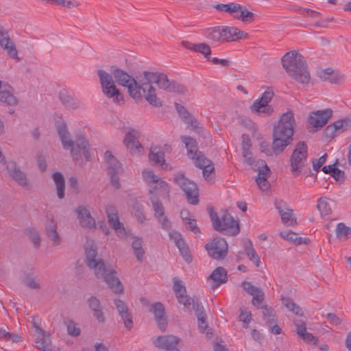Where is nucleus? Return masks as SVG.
<instances>
[{
	"mask_svg": "<svg viewBox=\"0 0 351 351\" xmlns=\"http://www.w3.org/2000/svg\"><path fill=\"white\" fill-rule=\"evenodd\" d=\"M295 119L292 111L289 110L280 118L273 131L272 147L275 155L281 154L292 141Z\"/></svg>",
	"mask_w": 351,
	"mask_h": 351,
	"instance_id": "nucleus-2",
	"label": "nucleus"
},
{
	"mask_svg": "<svg viewBox=\"0 0 351 351\" xmlns=\"http://www.w3.org/2000/svg\"><path fill=\"white\" fill-rule=\"evenodd\" d=\"M150 188L149 196L156 195V197H158L165 195L169 191L168 184L160 178L158 179L157 182L150 186Z\"/></svg>",
	"mask_w": 351,
	"mask_h": 351,
	"instance_id": "nucleus-32",
	"label": "nucleus"
},
{
	"mask_svg": "<svg viewBox=\"0 0 351 351\" xmlns=\"http://www.w3.org/2000/svg\"><path fill=\"white\" fill-rule=\"evenodd\" d=\"M282 303L285 306H286V308L289 311L293 312L295 315L300 316L303 315L302 309L297 304H295L291 298L285 297L282 298Z\"/></svg>",
	"mask_w": 351,
	"mask_h": 351,
	"instance_id": "nucleus-44",
	"label": "nucleus"
},
{
	"mask_svg": "<svg viewBox=\"0 0 351 351\" xmlns=\"http://www.w3.org/2000/svg\"><path fill=\"white\" fill-rule=\"evenodd\" d=\"M184 224L187 230L193 231L195 234L199 232L195 219L189 218L186 221H184Z\"/></svg>",
	"mask_w": 351,
	"mask_h": 351,
	"instance_id": "nucleus-61",
	"label": "nucleus"
},
{
	"mask_svg": "<svg viewBox=\"0 0 351 351\" xmlns=\"http://www.w3.org/2000/svg\"><path fill=\"white\" fill-rule=\"evenodd\" d=\"M334 130L336 131L337 134L343 132L346 130L347 121L346 120H338L332 123Z\"/></svg>",
	"mask_w": 351,
	"mask_h": 351,
	"instance_id": "nucleus-58",
	"label": "nucleus"
},
{
	"mask_svg": "<svg viewBox=\"0 0 351 351\" xmlns=\"http://www.w3.org/2000/svg\"><path fill=\"white\" fill-rule=\"evenodd\" d=\"M176 245L179 249L180 254L184 258V259L187 263L191 262L192 257L190 254L189 249L188 246L186 245L184 240L183 239H182L179 241H178V242L176 243Z\"/></svg>",
	"mask_w": 351,
	"mask_h": 351,
	"instance_id": "nucleus-46",
	"label": "nucleus"
},
{
	"mask_svg": "<svg viewBox=\"0 0 351 351\" xmlns=\"http://www.w3.org/2000/svg\"><path fill=\"white\" fill-rule=\"evenodd\" d=\"M255 167H257L256 170L258 171L256 182L261 191H266L270 187V184L267 180V176L270 173V169L263 160H259Z\"/></svg>",
	"mask_w": 351,
	"mask_h": 351,
	"instance_id": "nucleus-20",
	"label": "nucleus"
},
{
	"mask_svg": "<svg viewBox=\"0 0 351 351\" xmlns=\"http://www.w3.org/2000/svg\"><path fill=\"white\" fill-rule=\"evenodd\" d=\"M13 88L5 84L0 90V102L5 104L6 106H16L18 104V99L13 94Z\"/></svg>",
	"mask_w": 351,
	"mask_h": 351,
	"instance_id": "nucleus-26",
	"label": "nucleus"
},
{
	"mask_svg": "<svg viewBox=\"0 0 351 351\" xmlns=\"http://www.w3.org/2000/svg\"><path fill=\"white\" fill-rule=\"evenodd\" d=\"M142 175L145 182L150 186L153 184L157 182L159 177L154 173L152 171L144 170L142 172Z\"/></svg>",
	"mask_w": 351,
	"mask_h": 351,
	"instance_id": "nucleus-51",
	"label": "nucleus"
},
{
	"mask_svg": "<svg viewBox=\"0 0 351 351\" xmlns=\"http://www.w3.org/2000/svg\"><path fill=\"white\" fill-rule=\"evenodd\" d=\"M330 199L323 197L318 199L317 208L322 216H326L331 213V208L329 205Z\"/></svg>",
	"mask_w": 351,
	"mask_h": 351,
	"instance_id": "nucleus-45",
	"label": "nucleus"
},
{
	"mask_svg": "<svg viewBox=\"0 0 351 351\" xmlns=\"http://www.w3.org/2000/svg\"><path fill=\"white\" fill-rule=\"evenodd\" d=\"M36 347L43 351H51L49 335L41 329L39 330L36 339Z\"/></svg>",
	"mask_w": 351,
	"mask_h": 351,
	"instance_id": "nucleus-34",
	"label": "nucleus"
},
{
	"mask_svg": "<svg viewBox=\"0 0 351 351\" xmlns=\"http://www.w3.org/2000/svg\"><path fill=\"white\" fill-rule=\"evenodd\" d=\"M249 246L245 247V253L249 259L254 263V264L258 267L260 265V258L252 247V243L251 241H249Z\"/></svg>",
	"mask_w": 351,
	"mask_h": 351,
	"instance_id": "nucleus-49",
	"label": "nucleus"
},
{
	"mask_svg": "<svg viewBox=\"0 0 351 351\" xmlns=\"http://www.w3.org/2000/svg\"><path fill=\"white\" fill-rule=\"evenodd\" d=\"M152 311L154 312L155 319L158 323L159 328L162 331H165L167 328V318L165 317V310L164 305L160 302H156L152 305Z\"/></svg>",
	"mask_w": 351,
	"mask_h": 351,
	"instance_id": "nucleus-27",
	"label": "nucleus"
},
{
	"mask_svg": "<svg viewBox=\"0 0 351 351\" xmlns=\"http://www.w3.org/2000/svg\"><path fill=\"white\" fill-rule=\"evenodd\" d=\"M260 149L263 153H265L267 156H272L274 154L273 147L270 146L269 143L266 141H263L260 145Z\"/></svg>",
	"mask_w": 351,
	"mask_h": 351,
	"instance_id": "nucleus-64",
	"label": "nucleus"
},
{
	"mask_svg": "<svg viewBox=\"0 0 351 351\" xmlns=\"http://www.w3.org/2000/svg\"><path fill=\"white\" fill-rule=\"evenodd\" d=\"M145 80L155 83L157 86L169 93H185L186 88L176 81H170L164 73L144 71L143 73Z\"/></svg>",
	"mask_w": 351,
	"mask_h": 351,
	"instance_id": "nucleus-6",
	"label": "nucleus"
},
{
	"mask_svg": "<svg viewBox=\"0 0 351 351\" xmlns=\"http://www.w3.org/2000/svg\"><path fill=\"white\" fill-rule=\"evenodd\" d=\"M45 231L48 239L53 242L54 245L60 243V237L57 232V223L53 217L46 221Z\"/></svg>",
	"mask_w": 351,
	"mask_h": 351,
	"instance_id": "nucleus-29",
	"label": "nucleus"
},
{
	"mask_svg": "<svg viewBox=\"0 0 351 351\" xmlns=\"http://www.w3.org/2000/svg\"><path fill=\"white\" fill-rule=\"evenodd\" d=\"M86 263L90 269L94 270L97 278H103L114 293L123 292V286L117 278V272L106 267L103 261L98 256L95 247L90 246L86 248Z\"/></svg>",
	"mask_w": 351,
	"mask_h": 351,
	"instance_id": "nucleus-1",
	"label": "nucleus"
},
{
	"mask_svg": "<svg viewBox=\"0 0 351 351\" xmlns=\"http://www.w3.org/2000/svg\"><path fill=\"white\" fill-rule=\"evenodd\" d=\"M263 319L267 326L277 323V317L274 310L271 307L267 306H263L261 307Z\"/></svg>",
	"mask_w": 351,
	"mask_h": 351,
	"instance_id": "nucleus-38",
	"label": "nucleus"
},
{
	"mask_svg": "<svg viewBox=\"0 0 351 351\" xmlns=\"http://www.w3.org/2000/svg\"><path fill=\"white\" fill-rule=\"evenodd\" d=\"M318 77L323 81H327L335 84H341L346 80L344 74L332 68L320 71L318 73Z\"/></svg>",
	"mask_w": 351,
	"mask_h": 351,
	"instance_id": "nucleus-22",
	"label": "nucleus"
},
{
	"mask_svg": "<svg viewBox=\"0 0 351 351\" xmlns=\"http://www.w3.org/2000/svg\"><path fill=\"white\" fill-rule=\"evenodd\" d=\"M181 45L195 52H198L202 53L204 56V57L208 60H210V55H211V50L210 46L206 43H198V44H193L189 41H182L181 43Z\"/></svg>",
	"mask_w": 351,
	"mask_h": 351,
	"instance_id": "nucleus-28",
	"label": "nucleus"
},
{
	"mask_svg": "<svg viewBox=\"0 0 351 351\" xmlns=\"http://www.w3.org/2000/svg\"><path fill=\"white\" fill-rule=\"evenodd\" d=\"M152 82H149L143 79H138V86L139 88L140 97L136 99L141 100L142 98L141 91L144 93L145 100L152 106L155 107H160L162 105V101L156 96V90L152 85Z\"/></svg>",
	"mask_w": 351,
	"mask_h": 351,
	"instance_id": "nucleus-13",
	"label": "nucleus"
},
{
	"mask_svg": "<svg viewBox=\"0 0 351 351\" xmlns=\"http://www.w3.org/2000/svg\"><path fill=\"white\" fill-rule=\"evenodd\" d=\"M110 72L115 82L128 88V92L131 97L134 99H138L140 97L138 86V80L134 79L126 71L114 66H111Z\"/></svg>",
	"mask_w": 351,
	"mask_h": 351,
	"instance_id": "nucleus-7",
	"label": "nucleus"
},
{
	"mask_svg": "<svg viewBox=\"0 0 351 351\" xmlns=\"http://www.w3.org/2000/svg\"><path fill=\"white\" fill-rule=\"evenodd\" d=\"M114 304L116 308L121 317L125 327L130 330L133 326V320L132 313L130 311L126 304L121 300H115Z\"/></svg>",
	"mask_w": 351,
	"mask_h": 351,
	"instance_id": "nucleus-24",
	"label": "nucleus"
},
{
	"mask_svg": "<svg viewBox=\"0 0 351 351\" xmlns=\"http://www.w3.org/2000/svg\"><path fill=\"white\" fill-rule=\"evenodd\" d=\"M204 160V166L202 167L203 169V176L205 179H208L210 173L215 170L214 164L211 160Z\"/></svg>",
	"mask_w": 351,
	"mask_h": 351,
	"instance_id": "nucleus-56",
	"label": "nucleus"
},
{
	"mask_svg": "<svg viewBox=\"0 0 351 351\" xmlns=\"http://www.w3.org/2000/svg\"><path fill=\"white\" fill-rule=\"evenodd\" d=\"M191 158L194 160L195 166L199 168H202V167L205 165L204 159L210 160L201 152H196L195 158Z\"/></svg>",
	"mask_w": 351,
	"mask_h": 351,
	"instance_id": "nucleus-57",
	"label": "nucleus"
},
{
	"mask_svg": "<svg viewBox=\"0 0 351 351\" xmlns=\"http://www.w3.org/2000/svg\"><path fill=\"white\" fill-rule=\"evenodd\" d=\"M249 36L248 34L240 30L239 29L231 27V40L236 41L241 38H246Z\"/></svg>",
	"mask_w": 351,
	"mask_h": 351,
	"instance_id": "nucleus-53",
	"label": "nucleus"
},
{
	"mask_svg": "<svg viewBox=\"0 0 351 351\" xmlns=\"http://www.w3.org/2000/svg\"><path fill=\"white\" fill-rule=\"evenodd\" d=\"M97 75L103 94L108 99H111L115 104H119L123 97L115 85L112 76L103 69L97 71Z\"/></svg>",
	"mask_w": 351,
	"mask_h": 351,
	"instance_id": "nucleus-8",
	"label": "nucleus"
},
{
	"mask_svg": "<svg viewBox=\"0 0 351 351\" xmlns=\"http://www.w3.org/2000/svg\"><path fill=\"white\" fill-rule=\"evenodd\" d=\"M75 211L82 227L89 230L95 228V220L86 207L82 206H78Z\"/></svg>",
	"mask_w": 351,
	"mask_h": 351,
	"instance_id": "nucleus-23",
	"label": "nucleus"
},
{
	"mask_svg": "<svg viewBox=\"0 0 351 351\" xmlns=\"http://www.w3.org/2000/svg\"><path fill=\"white\" fill-rule=\"evenodd\" d=\"M214 8L218 11L225 12L230 14L232 12H235L237 9L239 8V4L235 3H219L215 5Z\"/></svg>",
	"mask_w": 351,
	"mask_h": 351,
	"instance_id": "nucleus-48",
	"label": "nucleus"
},
{
	"mask_svg": "<svg viewBox=\"0 0 351 351\" xmlns=\"http://www.w3.org/2000/svg\"><path fill=\"white\" fill-rule=\"evenodd\" d=\"M6 170L9 176L22 187H27L29 185V181L27 176L19 166L14 161H9L6 164Z\"/></svg>",
	"mask_w": 351,
	"mask_h": 351,
	"instance_id": "nucleus-18",
	"label": "nucleus"
},
{
	"mask_svg": "<svg viewBox=\"0 0 351 351\" xmlns=\"http://www.w3.org/2000/svg\"><path fill=\"white\" fill-rule=\"evenodd\" d=\"M133 211L138 221L143 223L145 220V217L143 214V206L141 204L136 203L133 206Z\"/></svg>",
	"mask_w": 351,
	"mask_h": 351,
	"instance_id": "nucleus-55",
	"label": "nucleus"
},
{
	"mask_svg": "<svg viewBox=\"0 0 351 351\" xmlns=\"http://www.w3.org/2000/svg\"><path fill=\"white\" fill-rule=\"evenodd\" d=\"M241 314L239 315V320L244 324H248L252 319V314L246 308H241Z\"/></svg>",
	"mask_w": 351,
	"mask_h": 351,
	"instance_id": "nucleus-60",
	"label": "nucleus"
},
{
	"mask_svg": "<svg viewBox=\"0 0 351 351\" xmlns=\"http://www.w3.org/2000/svg\"><path fill=\"white\" fill-rule=\"evenodd\" d=\"M280 236L285 240L293 242L295 245L306 243V239L298 236V234L293 232H282Z\"/></svg>",
	"mask_w": 351,
	"mask_h": 351,
	"instance_id": "nucleus-42",
	"label": "nucleus"
},
{
	"mask_svg": "<svg viewBox=\"0 0 351 351\" xmlns=\"http://www.w3.org/2000/svg\"><path fill=\"white\" fill-rule=\"evenodd\" d=\"M0 46L7 51L10 58L20 60L14 42L10 38L8 32L1 25H0Z\"/></svg>",
	"mask_w": 351,
	"mask_h": 351,
	"instance_id": "nucleus-19",
	"label": "nucleus"
},
{
	"mask_svg": "<svg viewBox=\"0 0 351 351\" xmlns=\"http://www.w3.org/2000/svg\"><path fill=\"white\" fill-rule=\"evenodd\" d=\"M182 141L185 144L186 148L187 149V155L189 158H195V153L198 152L197 141L195 138L186 136H181Z\"/></svg>",
	"mask_w": 351,
	"mask_h": 351,
	"instance_id": "nucleus-36",
	"label": "nucleus"
},
{
	"mask_svg": "<svg viewBox=\"0 0 351 351\" xmlns=\"http://www.w3.org/2000/svg\"><path fill=\"white\" fill-rule=\"evenodd\" d=\"M307 155V145L303 141L298 142L290 158L291 171L295 176L301 173V170L306 162Z\"/></svg>",
	"mask_w": 351,
	"mask_h": 351,
	"instance_id": "nucleus-9",
	"label": "nucleus"
},
{
	"mask_svg": "<svg viewBox=\"0 0 351 351\" xmlns=\"http://www.w3.org/2000/svg\"><path fill=\"white\" fill-rule=\"evenodd\" d=\"M87 303L88 307L93 311L94 317H96L98 322L101 323L104 322L105 317L99 299L95 296H91L89 299H88Z\"/></svg>",
	"mask_w": 351,
	"mask_h": 351,
	"instance_id": "nucleus-31",
	"label": "nucleus"
},
{
	"mask_svg": "<svg viewBox=\"0 0 351 351\" xmlns=\"http://www.w3.org/2000/svg\"><path fill=\"white\" fill-rule=\"evenodd\" d=\"M149 159L154 162L155 164L160 165L162 166L165 164L164 153L160 150L158 147H151L149 154ZM167 169V167H162Z\"/></svg>",
	"mask_w": 351,
	"mask_h": 351,
	"instance_id": "nucleus-39",
	"label": "nucleus"
},
{
	"mask_svg": "<svg viewBox=\"0 0 351 351\" xmlns=\"http://www.w3.org/2000/svg\"><path fill=\"white\" fill-rule=\"evenodd\" d=\"M53 181L56 184L57 195L59 199L64 197V178L62 173L60 172H55L52 175Z\"/></svg>",
	"mask_w": 351,
	"mask_h": 351,
	"instance_id": "nucleus-37",
	"label": "nucleus"
},
{
	"mask_svg": "<svg viewBox=\"0 0 351 351\" xmlns=\"http://www.w3.org/2000/svg\"><path fill=\"white\" fill-rule=\"evenodd\" d=\"M276 208L280 215L282 222L287 226H292L296 223V219L292 217L291 210H284L285 203L282 201L277 202L275 204Z\"/></svg>",
	"mask_w": 351,
	"mask_h": 351,
	"instance_id": "nucleus-33",
	"label": "nucleus"
},
{
	"mask_svg": "<svg viewBox=\"0 0 351 351\" xmlns=\"http://www.w3.org/2000/svg\"><path fill=\"white\" fill-rule=\"evenodd\" d=\"M205 247L209 256L215 260H222L228 254V243L221 237L214 238Z\"/></svg>",
	"mask_w": 351,
	"mask_h": 351,
	"instance_id": "nucleus-12",
	"label": "nucleus"
},
{
	"mask_svg": "<svg viewBox=\"0 0 351 351\" xmlns=\"http://www.w3.org/2000/svg\"><path fill=\"white\" fill-rule=\"evenodd\" d=\"M332 116L330 108L313 111L308 115V123L313 128H321L328 123Z\"/></svg>",
	"mask_w": 351,
	"mask_h": 351,
	"instance_id": "nucleus-16",
	"label": "nucleus"
},
{
	"mask_svg": "<svg viewBox=\"0 0 351 351\" xmlns=\"http://www.w3.org/2000/svg\"><path fill=\"white\" fill-rule=\"evenodd\" d=\"M183 121L192 130L196 131L197 132H199V130H202V128L199 126L198 121L191 114H189Z\"/></svg>",
	"mask_w": 351,
	"mask_h": 351,
	"instance_id": "nucleus-50",
	"label": "nucleus"
},
{
	"mask_svg": "<svg viewBox=\"0 0 351 351\" xmlns=\"http://www.w3.org/2000/svg\"><path fill=\"white\" fill-rule=\"evenodd\" d=\"M252 295L253 296L252 302L254 306H258L264 300V293L261 289L258 290L257 293H255V294Z\"/></svg>",
	"mask_w": 351,
	"mask_h": 351,
	"instance_id": "nucleus-62",
	"label": "nucleus"
},
{
	"mask_svg": "<svg viewBox=\"0 0 351 351\" xmlns=\"http://www.w3.org/2000/svg\"><path fill=\"white\" fill-rule=\"evenodd\" d=\"M243 149V156L245 158V162L250 166L256 167L255 165L257 164V161H255L252 156V153L250 151V149H248V147H247V144H244Z\"/></svg>",
	"mask_w": 351,
	"mask_h": 351,
	"instance_id": "nucleus-52",
	"label": "nucleus"
},
{
	"mask_svg": "<svg viewBox=\"0 0 351 351\" xmlns=\"http://www.w3.org/2000/svg\"><path fill=\"white\" fill-rule=\"evenodd\" d=\"M139 136V132L134 129H130L125 135L123 144L132 155L141 154L144 152L138 141Z\"/></svg>",
	"mask_w": 351,
	"mask_h": 351,
	"instance_id": "nucleus-14",
	"label": "nucleus"
},
{
	"mask_svg": "<svg viewBox=\"0 0 351 351\" xmlns=\"http://www.w3.org/2000/svg\"><path fill=\"white\" fill-rule=\"evenodd\" d=\"M243 289L250 295H254L261 289L254 286L250 282L243 281L241 284Z\"/></svg>",
	"mask_w": 351,
	"mask_h": 351,
	"instance_id": "nucleus-59",
	"label": "nucleus"
},
{
	"mask_svg": "<svg viewBox=\"0 0 351 351\" xmlns=\"http://www.w3.org/2000/svg\"><path fill=\"white\" fill-rule=\"evenodd\" d=\"M186 308L195 311L199 331L203 333H206L208 335L210 334L212 335L211 329L209 328L207 323V316L204 311V308L199 302V300H196L193 302V304H191V307H186Z\"/></svg>",
	"mask_w": 351,
	"mask_h": 351,
	"instance_id": "nucleus-17",
	"label": "nucleus"
},
{
	"mask_svg": "<svg viewBox=\"0 0 351 351\" xmlns=\"http://www.w3.org/2000/svg\"><path fill=\"white\" fill-rule=\"evenodd\" d=\"M208 278L213 281L212 289H215L221 284L227 282V271L223 267H218L212 272Z\"/></svg>",
	"mask_w": 351,
	"mask_h": 351,
	"instance_id": "nucleus-30",
	"label": "nucleus"
},
{
	"mask_svg": "<svg viewBox=\"0 0 351 351\" xmlns=\"http://www.w3.org/2000/svg\"><path fill=\"white\" fill-rule=\"evenodd\" d=\"M59 98L62 104L69 110H74L82 106L80 99L73 97L65 90L59 93Z\"/></svg>",
	"mask_w": 351,
	"mask_h": 351,
	"instance_id": "nucleus-25",
	"label": "nucleus"
},
{
	"mask_svg": "<svg viewBox=\"0 0 351 351\" xmlns=\"http://www.w3.org/2000/svg\"><path fill=\"white\" fill-rule=\"evenodd\" d=\"M238 10L240 11L239 16H237V19L242 21L245 23H251L255 19V14L248 10L246 7L239 4V8Z\"/></svg>",
	"mask_w": 351,
	"mask_h": 351,
	"instance_id": "nucleus-41",
	"label": "nucleus"
},
{
	"mask_svg": "<svg viewBox=\"0 0 351 351\" xmlns=\"http://www.w3.org/2000/svg\"><path fill=\"white\" fill-rule=\"evenodd\" d=\"M105 162L107 165V172L110 176V182L112 186L119 189V176L123 172V169L119 161L112 155L110 151H106L104 154Z\"/></svg>",
	"mask_w": 351,
	"mask_h": 351,
	"instance_id": "nucleus-11",
	"label": "nucleus"
},
{
	"mask_svg": "<svg viewBox=\"0 0 351 351\" xmlns=\"http://www.w3.org/2000/svg\"><path fill=\"white\" fill-rule=\"evenodd\" d=\"M149 199L152 204V208L154 211V216L158 218V217H162L165 215V208L161 203V202L158 199V197L156 195L149 196Z\"/></svg>",
	"mask_w": 351,
	"mask_h": 351,
	"instance_id": "nucleus-43",
	"label": "nucleus"
},
{
	"mask_svg": "<svg viewBox=\"0 0 351 351\" xmlns=\"http://www.w3.org/2000/svg\"><path fill=\"white\" fill-rule=\"evenodd\" d=\"M174 181L184 192L190 204L193 205L198 204L199 191L195 182L186 178L182 173L175 175Z\"/></svg>",
	"mask_w": 351,
	"mask_h": 351,
	"instance_id": "nucleus-10",
	"label": "nucleus"
},
{
	"mask_svg": "<svg viewBox=\"0 0 351 351\" xmlns=\"http://www.w3.org/2000/svg\"><path fill=\"white\" fill-rule=\"evenodd\" d=\"M173 289L179 303L183 304L185 308L191 307V304H193V302L196 300L186 294V290L185 287L182 285V281L177 278H173Z\"/></svg>",
	"mask_w": 351,
	"mask_h": 351,
	"instance_id": "nucleus-21",
	"label": "nucleus"
},
{
	"mask_svg": "<svg viewBox=\"0 0 351 351\" xmlns=\"http://www.w3.org/2000/svg\"><path fill=\"white\" fill-rule=\"evenodd\" d=\"M132 247L137 261L141 263L145 254V251L143 249L142 239L141 238H135L132 243Z\"/></svg>",
	"mask_w": 351,
	"mask_h": 351,
	"instance_id": "nucleus-40",
	"label": "nucleus"
},
{
	"mask_svg": "<svg viewBox=\"0 0 351 351\" xmlns=\"http://www.w3.org/2000/svg\"><path fill=\"white\" fill-rule=\"evenodd\" d=\"M299 337L308 343L315 344L317 341L316 337L313 334L307 331L303 332L302 334L299 335Z\"/></svg>",
	"mask_w": 351,
	"mask_h": 351,
	"instance_id": "nucleus-63",
	"label": "nucleus"
},
{
	"mask_svg": "<svg viewBox=\"0 0 351 351\" xmlns=\"http://www.w3.org/2000/svg\"><path fill=\"white\" fill-rule=\"evenodd\" d=\"M282 67L290 77L302 85L310 82L311 74L304 57L296 51L286 53L281 58Z\"/></svg>",
	"mask_w": 351,
	"mask_h": 351,
	"instance_id": "nucleus-3",
	"label": "nucleus"
},
{
	"mask_svg": "<svg viewBox=\"0 0 351 351\" xmlns=\"http://www.w3.org/2000/svg\"><path fill=\"white\" fill-rule=\"evenodd\" d=\"M68 333L71 336H78L80 333V329L77 324L71 320L65 322Z\"/></svg>",
	"mask_w": 351,
	"mask_h": 351,
	"instance_id": "nucleus-54",
	"label": "nucleus"
},
{
	"mask_svg": "<svg viewBox=\"0 0 351 351\" xmlns=\"http://www.w3.org/2000/svg\"><path fill=\"white\" fill-rule=\"evenodd\" d=\"M208 210L213 228L215 230L231 236L239 233V222L233 218L227 210H222L220 217L213 208H209Z\"/></svg>",
	"mask_w": 351,
	"mask_h": 351,
	"instance_id": "nucleus-5",
	"label": "nucleus"
},
{
	"mask_svg": "<svg viewBox=\"0 0 351 351\" xmlns=\"http://www.w3.org/2000/svg\"><path fill=\"white\" fill-rule=\"evenodd\" d=\"M205 32L206 37L214 42L226 43L232 41L231 27L216 26L208 28Z\"/></svg>",
	"mask_w": 351,
	"mask_h": 351,
	"instance_id": "nucleus-15",
	"label": "nucleus"
},
{
	"mask_svg": "<svg viewBox=\"0 0 351 351\" xmlns=\"http://www.w3.org/2000/svg\"><path fill=\"white\" fill-rule=\"evenodd\" d=\"M56 130L63 148L70 150V154L74 160L78 161L82 154L86 160H90L89 144L84 136H77L75 141L72 140L66 124L64 121L56 123Z\"/></svg>",
	"mask_w": 351,
	"mask_h": 351,
	"instance_id": "nucleus-4",
	"label": "nucleus"
},
{
	"mask_svg": "<svg viewBox=\"0 0 351 351\" xmlns=\"http://www.w3.org/2000/svg\"><path fill=\"white\" fill-rule=\"evenodd\" d=\"M274 92L271 90H265L261 98L256 99L251 106L252 110H258L264 105L268 104L274 97Z\"/></svg>",
	"mask_w": 351,
	"mask_h": 351,
	"instance_id": "nucleus-35",
	"label": "nucleus"
},
{
	"mask_svg": "<svg viewBox=\"0 0 351 351\" xmlns=\"http://www.w3.org/2000/svg\"><path fill=\"white\" fill-rule=\"evenodd\" d=\"M336 235L339 239H348L351 237V228L343 223H339L336 228Z\"/></svg>",
	"mask_w": 351,
	"mask_h": 351,
	"instance_id": "nucleus-47",
	"label": "nucleus"
}]
</instances>
